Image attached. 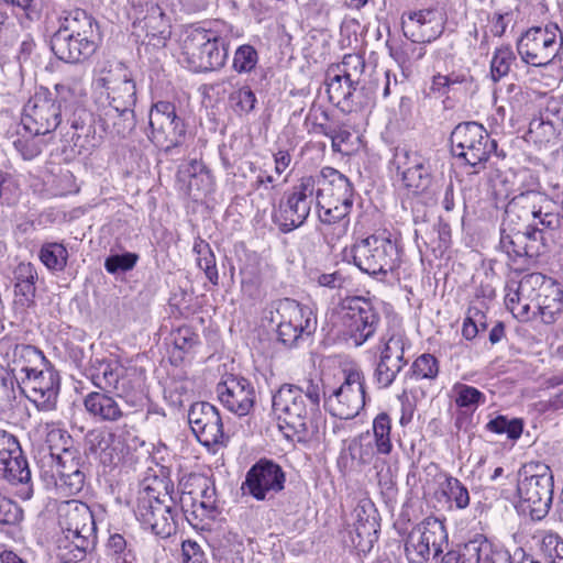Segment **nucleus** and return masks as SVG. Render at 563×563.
Instances as JSON below:
<instances>
[{
    "mask_svg": "<svg viewBox=\"0 0 563 563\" xmlns=\"http://www.w3.org/2000/svg\"><path fill=\"white\" fill-rule=\"evenodd\" d=\"M258 63L257 51L250 44L236 48L232 68L239 74L251 73Z\"/></svg>",
    "mask_w": 563,
    "mask_h": 563,
    "instance_id": "56",
    "label": "nucleus"
},
{
    "mask_svg": "<svg viewBox=\"0 0 563 563\" xmlns=\"http://www.w3.org/2000/svg\"><path fill=\"white\" fill-rule=\"evenodd\" d=\"M351 255L353 264L368 275L386 276L400 265V250L386 232L357 240L351 246Z\"/></svg>",
    "mask_w": 563,
    "mask_h": 563,
    "instance_id": "6",
    "label": "nucleus"
},
{
    "mask_svg": "<svg viewBox=\"0 0 563 563\" xmlns=\"http://www.w3.org/2000/svg\"><path fill=\"white\" fill-rule=\"evenodd\" d=\"M49 455L53 466L55 467L56 477H60L63 474H76L84 472L81 456L76 450L63 448V450L57 453L49 445Z\"/></svg>",
    "mask_w": 563,
    "mask_h": 563,
    "instance_id": "43",
    "label": "nucleus"
},
{
    "mask_svg": "<svg viewBox=\"0 0 563 563\" xmlns=\"http://www.w3.org/2000/svg\"><path fill=\"white\" fill-rule=\"evenodd\" d=\"M391 165L407 188L418 191L424 190L429 186V167L427 161L418 152L398 146L395 148Z\"/></svg>",
    "mask_w": 563,
    "mask_h": 563,
    "instance_id": "24",
    "label": "nucleus"
},
{
    "mask_svg": "<svg viewBox=\"0 0 563 563\" xmlns=\"http://www.w3.org/2000/svg\"><path fill=\"white\" fill-rule=\"evenodd\" d=\"M321 395H324L321 378L306 379L301 385L285 384L273 396V410L301 440L314 428Z\"/></svg>",
    "mask_w": 563,
    "mask_h": 563,
    "instance_id": "2",
    "label": "nucleus"
},
{
    "mask_svg": "<svg viewBox=\"0 0 563 563\" xmlns=\"http://www.w3.org/2000/svg\"><path fill=\"white\" fill-rule=\"evenodd\" d=\"M526 283L539 284L537 307L541 319L547 324H552L563 312V288L552 278L541 274L530 275Z\"/></svg>",
    "mask_w": 563,
    "mask_h": 563,
    "instance_id": "26",
    "label": "nucleus"
},
{
    "mask_svg": "<svg viewBox=\"0 0 563 563\" xmlns=\"http://www.w3.org/2000/svg\"><path fill=\"white\" fill-rule=\"evenodd\" d=\"M58 101L57 103H64V108L68 109L71 106H80L81 101L86 97V91L80 82H63L55 86Z\"/></svg>",
    "mask_w": 563,
    "mask_h": 563,
    "instance_id": "55",
    "label": "nucleus"
},
{
    "mask_svg": "<svg viewBox=\"0 0 563 563\" xmlns=\"http://www.w3.org/2000/svg\"><path fill=\"white\" fill-rule=\"evenodd\" d=\"M150 141L166 154L180 147L186 137V126L176 113V107L168 101L154 103L148 113Z\"/></svg>",
    "mask_w": 563,
    "mask_h": 563,
    "instance_id": "13",
    "label": "nucleus"
},
{
    "mask_svg": "<svg viewBox=\"0 0 563 563\" xmlns=\"http://www.w3.org/2000/svg\"><path fill=\"white\" fill-rule=\"evenodd\" d=\"M123 366L114 360L96 358L87 368V377L92 385L102 391H118L124 375Z\"/></svg>",
    "mask_w": 563,
    "mask_h": 563,
    "instance_id": "32",
    "label": "nucleus"
},
{
    "mask_svg": "<svg viewBox=\"0 0 563 563\" xmlns=\"http://www.w3.org/2000/svg\"><path fill=\"white\" fill-rule=\"evenodd\" d=\"M16 385L21 394L38 410L52 411L56 408L60 389L59 375L47 362L44 367H38L25 377H21Z\"/></svg>",
    "mask_w": 563,
    "mask_h": 563,
    "instance_id": "17",
    "label": "nucleus"
},
{
    "mask_svg": "<svg viewBox=\"0 0 563 563\" xmlns=\"http://www.w3.org/2000/svg\"><path fill=\"white\" fill-rule=\"evenodd\" d=\"M229 101L236 114L246 115L255 109L257 99L250 87L243 86L230 93Z\"/></svg>",
    "mask_w": 563,
    "mask_h": 563,
    "instance_id": "53",
    "label": "nucleus"
},
{
    "mask_svg": "<svg viewBox=\"0 0 563 563\" xmlns=\"http://www.w3.org/2000/svg\"><path fill=\"white\" fill-rule=\"evenodd\" d=\"M391 420L386 412L378 413L373 421V433L377 454L388 455L393 450L390 440Z\"/></svg>",
    "mask_w": 563,
    "mask_h": 563,
    "instance_id": "47",
    "label": "nucleus"
},
{
    "mask_svg": "<svg viewBox=\"0 0 563 563\" xmlns=\"http://www.w3.org/2000/svg\"><path fill=\"white\" fill-rule=\"evenodd\" d=\"M405 551L409 563H427L432 550L410 532L406 540Z\"/></svg>",
    "mask_w": 563,
    "mask_h": 563,
    "instance_id": "61",
    "label": "nucleus"
},
{
    "mask_svg": "<svg viewBox=\"0 0 563 563\" xmlns=\"http://www.w3.org/2000/svg\"><path fill=\"white\" fill-rule=\"evenodd\" d=\"M499 246L509 257H528L527 244L521 233V225L507 224L505 219H503L500 227Z\"/></svg>",
    "mask_w": 563,
    "mask_h": 563,
    "instance_id": "41",
    "label": "nucleus"
},
{
    "mask_svg": "<svg viewBox=\"0 0 563 563\" xmlns=\"http://www.w3.org/2000/svg\"><path fill=\"white\" fill-rule=\"evenodd\" d=\"M40 136L29 133L27 135H19L13 141L14 148L23 159L32 161L42 153L45 143Z\"/></svg>",
    "mask_w": 563,
    "mask_h": 563,
    "instance_id": "54",
    "label": "nucleus"
},
{
    "mask_svg": "<svg viewBox=\"0 0 563 563\" xmlns=\"http://www.w3.org/2000/svg\"><path fill=\"white\" fill-rule=\"evenodd\" d=\"M271 321L276 323L278 341L286 347L296 346L299 340L311 335L317 329V318L312 310L290 298L275 303Z\"/></svg>",
    "mask_w": 563,
    "mask_h": 563,
    "instance_id": "9",
    "label": "nucleus"
},
{
    "mask_svg": "<svg viewBox=\"0 0 563 563\" xmlns=\"http://www.w3.org/2000/svg\"><path fill=\"white\" fill-rule=\"evenodd\" d=\"M99 107L111 106L125 109H134L136 102L135 82L129 75L121 82L111 87L106 92L100 91L97 97Z\"/></svg>",
    "mask_w": 563,
    "mask_h": 563,
    "instance_id": "37",
    "label": "nucleus"
},
{
    "mask_svg": "<svg viewBox=\"0 0 563 563\" xmlns=\"http://www.w3.org/2000/svg\"><path fill=\"white\" fill-rule=\"evenodd\" d=\"M58 523L65 538L75 547L74 558L84 560L96 542V522L89 506L70 499L62 501L57 508Z\"/></svg>",
    "mask_w": 563,
    "mask_h": 563,
    "instance_id": "8",
    "label": "nucleus"
},
{
    "mask_svg": "<svg viewBox=\"0 0 563 563\" xmlns=\"http://www.w3.org/2000/svg\"><path fill=\"white\" fill-rule=\"evenodd\" d=\"M111 391H90L84 398V407L89 416L100 422H117L129 415Z\"/></svg>",
    "mask_w": 563,
    "mask_h": 563,
    "instance_id": "30",
    "label": "nucleus"
},
{
    "mask_svg": "<svg viewBox=\"0 0 563 563\" xmlns=\"http://www.w3.org/2000/svg\"><path fill=\"white\" fill-rule=\"evenodd\" d=\"M106 554L113 563H133L135 560L131 545L120 533L110 534L106 544Z\"/></svg>",
    "mask_w": 563,
    "mask_h": 563,
    "instance_id": "48",
    "label": "nucleus"
},
{
    "mask_svg": "<svg viewBox=\"0 0 563 563\" xmlns=\"http://www.w3.org/2000/svg\"><path fill=\"white\" fill-rule=\"evenodd\" d=\"M86 483L85 472L76 474H63L60 477H56L55 486L56 489L64 496H71L80 493Z\"/></svg>",
    "mask_w": 563,
    "mask_h": 563,
    "instance_id": "60",
    "label": "nucleus"
},
{
    "mask_svg": "<svg viewBox=\"0 0 563 563\" xmlns=\"http://www.w3.org/2000/svg\"><path fill=\"white\" fill-rule=\"evenodd\" d=\"M410 371L417 379H434L439 374V363L433 355L424 353L416 358Z\"/></svg>",
    "mask_w": 563,
    "mask_h": 563,
    "instance_id": "58",
    "label": "nucleus"
},
{
    "mask_svg": "<svg viewBox=\"0 0 563 563\" xmlns=\"http://www.w3.org/2000/svg\"><path fill=\"white\" fill-rule=\"evenodd\" d=\"M516 56L509 46H501L494 53L490 63V76L494 81L508 75Z\"/></svg>",
    "mask_w": 563,
    "mask_h": 563,
    "instance_id": "52",
    "label": "nucleus"
},
{
    "mask_svg": "<svg viewBox=\"0 0 563 563\" xmlns=\"http://www.w3.org/2000/svg\"><path fill=\"white\" fill-rule=\"evenodd\" d=\"M411 532L433 551L434 558L442 554L448 547L449 537L446 528L444 523L437 518H426Z\"/></svg>",
    "mask_w": 563,
    "mask_h": 563,
    "instance_id": "35",
    "label": "nucleus"
},
{
    "mask_svg": "<svg viewBox=\"0 0 563 563\" xmlns=\"http://www.w3.org/2000/svg\"><path fill=\"white\" fill-rule=\"evenodd\" d=\"M285 482V472L277 463L261 459L249 470L244 485L255 499L265 500L283 490Z\"/></svg>",
    "mask_w": 563,
    "mask_h": 563,
    "instance_id": "20",
    "label": "nucleus"
},
{
    "mask_svg": "<svg viewBox=\"0 0 563 563\" xmlns=\"http://www.w3.org/2000/svg\"><path fill=\"white\" fill-rule=\"evenodd\" d=\"M410 341L398 321H390L377 344L378 362L374 371V379L379 388L389 387L398 374L408 364L405 352Z\"/></svg>",
    "mask_w": 563,
    "mask_h": 563,
    "instance_id": "7",
    "label": "nucleus"
},
{
    "mask_svg": "<svg viewBox=\"0 0 563 563\" xmlns=\"http://www.w3.org/2000/svg\"><path fill=\"white\" fill-rule=\"evenodd\" d=\"M139 255L126 252L124 254L110 255L104 261V268L110 274L131 271L137 263Z\"/></svg>",
    "mask_w": 563,
    "mask_h": 563,
    "instance_id": "62",
    "label": "nucleus"
},
{
    "mask_svg": "<svg viewBox=\"0 0 563 563\" xmlns=\"http://www.w3.org/2000/svg\"><path fill=\"white\" fill-rule=\"evenodd\" d=\"M323 405L333 417L349 420L355 418L365 406V376L357 368L344 371V380L330 395L324 393Z\"/></svg>",
    "mask_w": 563,
    "mask_h": 563,
    "instance_id": "14",
    "label": "nucleus"
},
{
    "mask_svg": "<svg viewBox=\"0 0 563 563\" xmlns=\"http://www.w3.org/2000/svg\"><path fill=\"white\" fill-rule=\"evenodd\" d=\"M319 208V219L324 224H339L340 233H345L350 223L349 214L353 205L335 202L321 197H316Z\"/></svg>",
    "mask_w": 563,
    "mask_h": 563,
    "instance_id": "40",
    "label": "nucleus"
},
{
    "mask_svg": "<svg viewBox=\"0 0 563 563\" xmlns=\"http://www.w3.org/2000/svg\"><path fill=\"white\" fill-rule=\"evenodd\" d=\"M334 123L335 122L331 120L328 110L323 106L312 103L306 117V124L311 126L309 132L320 135L329 134L331 133L330 128Z\"/></svg>",
    "mask_w": 563,
    "mask_h": 563,
    "instance_id": "50",
    "label": "nucleus"
},
{
    "mask_svg": "<svg viewBox=\"0 0 563 563\" xmlns=\"http://www.w3.org/2000/svg\"><path fill=\"white\" fill-rule=\"evenodd\" d=\"M313 179L310 176L302 177L291 189L285 202L279 205V213L276 218L283 232H290L305 223L313 202Z\"/></svg>",
    "mask_w": 563,
    "mask_h": 563,
    "instance_id": "18",
    "label": "nucleus"
},
{
    "mask_svg": "<svg viewBox=\"0 0 563 563\" xmlns=\"http://www.w3.org/2000/svg\"><path fill=\"white\" fill-rule=\"evenodd\" d=\"M217 395L224 408L239 417H244L253 409L256 391L245 377L227 374L217 385Z\"/></svg>",
    "mask_w": 563,
    "mask_h": 563,
    "instance_id": "21",
    "label": "nucleus"
},
{
    "mask_svg": "<svg viewBox=\"0 0 563 563\" xmlns=\"http://www.w3.org/2000/svg\"><path fill=\"white\" fill-rule=\"evenodd\" d=\"M98 38H88L56 31L51 37V49L55 56L67 63H79L95 54L99 45Z\"/></svg>",
    "mask_w": 563,
    "mask_h": 563,
    "instance_id": "28",
    "label": "nucleus"
},
{
    "mask_svg": "<svg viewBox=\"0 0 563 563\" xmlns=\"http://www.w3.org/2000/svg\"><path fill=\"white\" fill-rule=\"evenodd\" d=\"M38 258L47 269L62 272L67 265L68 251L63 243L46 242L40 249Z\"/></svg>",
    "mask_w": 563,
    "mask_h": 563,
    "instance_id": "44",
    "label": "nucleus"
},
{
    "mask_svg": "<svg viewBox=\"0 0 563 563\" xmlns=\"http://www.w3.org/2000/svg\"><path fill=\"white\" fill-rule=\"evenodd\" d=\"M131 15L133 27L144 32L145 36L157 38L163 44L169 37V20L156 2L151 1L133 5Z\"/></svg>",
    "mask_w": 563,
    "mask_h": 563,
    "instance_id": "27",
    "label": "nucleus"
},
{
    "mask_svg": "<svg viewBox=\"0 0 563 563\" xmlns=\"http://www.w3.org/2000/svg\"><path fill=\"white\" fill-rule=\"evenodd\" d=\"M455 404L459 407L478 406L485 402V395L473 386L457 383L453 387Z\"/></svg>",
    "mask_w": 563,
    "mask_h": 563,
    "instance_id": "59",
    "label": "nucleus"
},
{
    "mask_svg": "<svg viewBox=\"0 0 563 563\" xmlns=\"http://www.w3.org/2000/svg\"><path fill=\"white\" fill-rule=\"evenodd\" d=\"M486 429L496 434H506L510 440H518L523 430V421L519 418L508 419L500 415L489 420Z\"/></svg>",
    "mask_w": 563,
    "mask_h": 563,
    "instance_id": "49",
    "label": "nucleus"
},
{
    "mask_svg": "<svg viewBox=\"0 0 563 563\" xmlns=\"http://www.w3.org/2000/svg\"><path fill=\"white\" fill-rule=\"evenodd\" d=\"M188 422L202 445L211 448L223 444V423L219 410L213 405L203 401L191 405Z\"/></svg>",
    "mask_w": 563,
    "mask_h": 563,
    "instance_id": "22",
    "label": "nucleus"
},
{
    "mask_svg": "<svg viewBox=\"0 0 563 563\" xmlns=\"http://www.w3.org/2000/svg\"><path fill=\"white\" fill-rule=\"evenodd\" d=\"M457 548L462 559L468 556L473 563H514L508 551L495 549L492 542L483 537L470 540Z\"/></svg>",
    "mask_w": 563,
    "mask_h": 563,
    "instance_id": "33",
    "label": "nucleus"
},
{
    "mask_svg": "<svg viewBox=\"0 0 563 563\" xmlns=\"http://www.w3.org/2000/svg\"><path fill=\"white\" fill-rule=\"evenodd\" d=\"M0 357L7 363L15 383L36 368L44 367L47 362L40 349L10 335L0 339Z\"/></svg>",
    "mask_w": 563,
    "mask_h": 563,
    "instance_id": "19",
    "label": "nucleus"
},
{
    "mask_svg": "<svg viewBox=\"0 0 563 563\" xmlns=\"http://www.w3.org/2000/svg\"><path fill=\"white\" fill-rule=\"evenodd\" d=\"M98 123L106 134L126 137L135 128L134 109L98 107Z\"/></svg>",
    "mask_w": 563,
    "mask_h": 563,
    "instance_id": "31",
    "label": "nucleus"
},
{
    "mask_svg": "<svg viewBox=\"0 0 563 563\" xmlns=\"http://www.w3.org/2000/svg\"><path fill=\"white\" fill-rule=\"evenodd\" d=\"M450 143L453 155L472 167L483 165L497 148V142L477 122L457 124L451 133Z\"/></svg>",
    "mask_w": 563,
    "mask_h": 563,
    "instance_id": "11",
    "label": "nucleus"
},
{
    "mask_svg": "<svg viewBox=\"0 0 563 563\" xmlns=\"http://www.w3.org/2000/svg\"><path fill=\"white\" fill-rule=\"evenodd\" d=\"M239 36V30L222 20L190 26L183 41V55L194 71L220 69L225 64L231 38Z\"/></svg>",
    "mask_w": 563,
    "mask_h": 563,
    "instance_id": "1",
    "label": "nucleus"
},
{
    "mask_svg": "<svg viewBox=\"0 0 563 563\" xmlns=\"http://www.w3.org/2000/svg\"><path fill=\"white\" fill-rule=\"evenodd\" d=\"M340 312L344 332L355 346L363 345L376 333L380 316L371 299L347 297L341 301Z\"/></svg>",
    "mask_w": 563,
    "mask_h": 563,
    "instance_id": "12",
    "label": "nucleus"
},
{
    "mask_svg": "<svg viewBox=\"0 0 563 563\" xmlns=\"http://www.w3.org/2000/svg\"><path fill=\"white\" fill-rule=\"evenodd\" d=\"M554 481L549 465L541 462L525 464L518 472L517 494L523 511L536 520L543 519L553 501Z\"/></svg>",
    "mask_w": 563,
    "mask_h": 563,
    "instance_id": "5",
    "label": "nucleus"
},
{
    "mask_svg": "<svg viewBox=\"0 0 563 563\" xmlns=\"http://www.w3.org/2000/svg\"><path fill=\"white\" fill-rule=\"evenodd\" d=\"M57 31H64L70 36L76 35L99 40L97 22L81 9L71 10L62 16Z\"/></svg>",
    "mask_w": 563,
    "mask_h": 563,
    "instance_id": "36",
    "label": "nucleus"
},
{
    "mask_svg": "<svg viewBox=\"0 0 563 563\" xmlns=\"http://www.w3.org/2000/svg\"><path fill=\"white\" fill-rule=\"evenodd\" d=\"M134 514L144 527L161 538L175 533L178 505L174 483L166 477L145 478L137 494Z\"/></svg>",
    "mask_w": 563,
    "mask_h": 563,
    "instance_id": "3",
    "label": "nucleus"
},
{
    "mask_svg": "<svg viewBox=\"0 0 563 563\" xmlns=\"http://www.w3.org/2000/svg\"><path fill=\"white\" fill-rule=\"evenodd\" d=\"M310 177L313 179L316 197L353 205V184L338 169L327 166L317 175H310Z\"/></svg>",
    "mask_w": 563,
    "mask_h": 563,
    "instance_id": "25",
    "label": "nucleus"
},
{
    "mask_svg": "<svg viewBox=\"0 0 563 563\" xmlns=\"http://www.w3.org/2000/svg\"><path fill=\"white\" fill-rule=\"evenodd\" d=\"M62 107L47 89L41 88L23 107V129L35 135L52 133L62 122Z\"/></svg>",
    "mask_w": 563,
    "mask_h": 563,
    "instance_id": "15",
    "label": "nucleus"
},
{
    "mask_svg": "<svg viewBox=\"0 0 563 563\" xmlns=\"http://www.w3.org/2000/svg\"><path fill=\"white\" fill-rule=\"evenodd\" d=\"M194 252L197 253V264L199 268L205 272L208 280L212 285H218L219 275L216 264V256L210 245L202 239L198 238L194 243Z\"/></svg>",
    "mask_w": 563,
    "mask_h": 563,
    "instance_id": "46",
    "label": "nucleus"
},
{
    "mask_svg": "<svg viewBox=\"0 0 563 563\" xmlns=\"http://www.w3.org/2000/svg\"><path fill=\"white\" fill-rule=\"evenodd\" d=\"M440 478L442 481H439L435 495H441L445 501H453L457 509H465L470 505V493L466 486L449 474H442Z\"/></svg>",
    "mask_w": 563,
    "mask_h": 563,
    "instance_id": "42",
    "label": "nucleus"
},
{
    "mask_svg": "<svg viewBox=\"0 0 563 563\" xmlns=\"http://www.w3.org/2000/svg\"><path fill=\"white\" fill-rule=\"evenodd\" d=\"M556 24L531 27L517 42L521 60L533 67H545L556 57L561 44L556 41Z\"/></svg>",
    "mask_w": 563,
    "mask_h": 563,
    "instance_id": "16",
    "label": "nucleus"
},
{
    "mask_svg": "<svg viewBox=\"0 0 563 563\" xmlns=\"http://www.w3.org/2000/svg\"><path fill=\"white\" fill-rule=\"evenodd\" d=\"M128 69L120 63L102 60L97 64L93 70L92 86L99 95L100 91L106 92L111 87L121 82L129 76Z\"/></svg>",
    "mask_w": 563,
    "mask_h": 563,
    "instance_id": "39",
    "label": "nucleus"
},
{
    "mask_svg": "<svg viewBox=\"0 0 563 563\" xmlns=\"http://www.w3.org/2000/svg\"><path fill=\"white\" fill-rule=\"evenodd\" d=\"M559 229L544 228L538 221L531 223H523L521 225V233L525 243L527 244L528 257L537 258L545 254L550 250V233Z\"/></svg>",
    "mask_w": 563,
    "mask_h": 563,
    "instance_id": "38",
    "label": "nucleus"
},
{
    "mask_svg": "<svg viewBox=\"0 0 563 563\" xmlns=\"http://www.w3.org/2000/svg\"><path fill=\"white\" fill-rule=\"evenodd\" d=\"M541 551L550 563H563V541L558 534H544L541 541Z\"/></svg>",
    "mask_w": 563,
    "mask_h": 563,
    "instance_id": "63",
    "label": "nucleus"
},
{
    "mask_svg": "<svg viewBox=\"0 0 563 563\" xmlns=\"http://www.w3.org/2000/svg\"><path fill=\"white\" fill-rule=\"evenodd\" d=\"M339 74L344 79L355 85H361V76L365 69V62L360 55H345L342 63L338 66Z\"/></svg>",
    "mask_w": 563,
    "mask_h": 563,
    "instance_id": "57",
    "label": "nucleus"
},
{
    "mask_svg": "<svg viewBox=\"0 0 563 563\" xmlns=\"http://www.w3.org/2000/svg\"><path fill=\"white\" fill-rule=\"evenodd\" d=\"M378 522L377 521H368L358 527H345L341 532V541L343 545L351 551H354L356 554H366L368 553L377 539L378 531Z\"/></svg>",
    "mask_w": 563,
    "mask_h": 563,
    "instance_id": "34",
    "label": "nucleus"
},
{
    "mask_svg": "<svg viewBox=\"0 0 563 563\" xmlns=\"http://www.w3.org/2000/svg\"><path fill=\"white\" fill-rule=\"evenodd\" d=\"M37 271L31 263H20L13 271L14 312L24 316L35 306Z\"/></svg>",
    "mask_w": 563,
    "mask_h": 563,
    "instance_id": "29",
    "label": "nucleus"
},
{
    "mask_svg": "<svg viewBox=\"0 0 563 563\" xmlns=\"http://www.w3.org/2000/svg\"><path fill=\"white\" fill-rule=\"evenodd\" d=\"M445 15L434 9L410 12L402 19L404 35L413 43H431L439 38L445 29Z\"/></svg>",
    "mask_w": 563,
    "mask_h": 563,
    "instance_id": "23",
    "label": "nucleus"
},
{
    "mask_svg": "<svg viewBox=\"0 0 563 563\" xmlns=\"http://www.w3.org/2000/svg\"><path fill=\"white\" fill-rule=\"evenodd\" d=\"M349 455L357 465L369 464L377 453L375 443L373 444L369 432L361 433L353 439L347 446Z\"/></svg>",
    "mask_w": 563,
    "mask_h": 563,
    "instance_id": "45",
    "label": "nucleus"
},
{
    "mask_svg": "<svg viewBox=\"0 0 563 563\" xmlns=\"http://www.w3.org/2000/svg\"><path fill=\"white\" fill-rule=\"evenodd\" d=\"M360 85H353L351 87V97L346 99L345 108L343 110L346 111H356L367 107L373 101L374 91L372 88H366L364 86L358 87Z\"/></svg>",
    "mask_w": 563,
    "mask_h": 563,
    "instance_id": "64",
    "label": "nucleus"
},
{
    "mask_svg": "<svg viewBox=\"0 0 563 563\" xmlns=\"http://www.w3.org/2000/svg\"><path fill=\"white\" fill-rule=\"evenodd\" d=\"M0 479L16 488V495L31 499L34 485L29 462L15 435L0 429Z\"/></svg>",
    "mask_w": 563,
    "mask_h": 563,
    "instance_id": "10",
    "label": "nucleus"
},
{
    "mask_svg": "<svg viewBox=\"0 0 563 563\" xmlns=\"http://www.w3.org/2000/svg\"><path fill=\"white\" fill-rule=\"evenodd\" d=\"M507 224L538 221L544 228L562 229L561 214L553 210V201L541 189L537 178L531 177V186H521L506 205L504 218Z\"/></svg>",
    "mask_w": 563,
    "mask_h": 563,
    "instance_id": "4",
    "label": "nucleus"
},
{
    "mask_svg": "<svg viewBox=\"0 0 563 563\" xmlns=\"http://www.w3.org/2000/svg\"><path fill=\"white\" fill-rule=\"evenodd\" d=\"M353 82L344 79L343 75L334 74L328 75L327 92L331 102L345 108L346 99L352 95L350 92Z\"/></svg>",
    "mask_w": 563,
    "mask_h": 563,
    "instance_id": "51",
    "label": "nucleus"
}]
</instances>
